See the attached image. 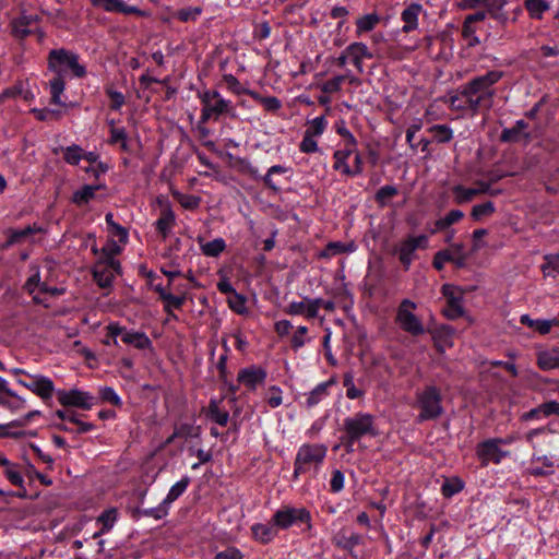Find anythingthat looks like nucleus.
I'll return each mask as SVG.
<instances>
[{"instance_id": "09e8293b", "label": "nucleus", "mask_w": 559, "mask_h": 559, "mask_svg": "<svg viewBox=\"0 0 559 559\" xmlns=\"http://www.w3.org/2000/svg\"><path fill=\"white\" fill-rule=\"evenodd\" d=\"M227 302H228L229 308L238 314H245L248 312V309L246 306V297L238 294L237 292L231 294L227 298Z\"/></svg>"}, {"instance_id": "dca6fc26", "label": "nucleus", "mask_w": 559, "mask_h": 559, "mask_svg": "<svg viewBox=\"0 0 559 559\" xmlns=\"http://www.w3.org/2000/svg\"><path fill=\"white\" fill-rule=\"evenodd\" d=\"M266 376V370L262 367L250 366L239 370L237 381L250 391H254L265 382Z\"/></svg>"}, {"instance_id": "c9c22d12", "label": "nucleus", "mask_w": 559, "mask_h": 559, "mask_svg": "<svg viewBox=\"0 0 559 559\" xmlns=\"http://www.w3.org/2000/svg\"><path fill=\"white\" fill-rule=\"evenodd\" d=\"M226 249V242L223 238H215L212 241L201 243V251L204 255L216 258Z\"/></svg>"}, {"instance_id": "393cba45", "label": "nucleus", "mask_w": 559, "mask_h": 559, "mask_svg": "<svg viewBox=\"0 0 559 559\" xmlns=\"http://www.w3.org/2000/svg\"><path fill=\"white\" fill-rule=\"evenodd\" d=\"M469 96L466 95L463 85L456 91L454 95L449 98V105L452 109L461 111H472L473 114L478 112L475 105L469 103Z\"/></svg>"}, {"instance_id": "5fc2aeb1", "label": "nucleus", "mask_w": 559, "mask_h": 559, "mask_svg": "<svg viewBox=\"0 0 559 559\" xmlns=\"http://www.w3.org/2000/svg\"><path fill=\"white\" fill-rule=\"evenodd\" d=\"M165 302V311L170 314L171 313V309H180L185 301H186V297L185 296H176V295H173L171 293H169L168 295L164 296V300Z\"/></svg>"}, {"instance_id": "cd10ccee", "label": "nucleus", "mask_w": 559, "mask_h": 559, "mask_svg": "<svg viewBox=\"0 0 559 559\" xmlns=\"http://www.w3.org/2000/svg\"><path fill=\"white\" fill-rule=\"evenodd\" d=\"M104 188L105 185H85L73 193L72 202L78 206L86 205L95 198V192Z\"/></svg>"}, {"instance_id": "de8ad7c7", "label": "nucleus", "mask_w": 559, "mask_h": 559, "mask_svg": "<svg viewBox=\"0 0 559 559\" xmlns=\"http://www.w3.org/2000/svg\"><path fill=\"white\" fill-rule=\"evenodd\" d=\"M430 131L433 134V139L438 143H448L453 138V131L445 124L433 126Z\"/></svg>"}, {"instance_id": "052dcab7", "label": "nucleus", "mask_w": 559, "mask_h": 559, "mask_svg": "<svg viewBox=\"0 0 559 559\" xmlns=\"http://www.w3.org/2000/svg\"><path fill=\"white\" fill-rule=\"evenodd\" d=\"M345 477L340 469H334L330 480V490L334 493L340 492L344 488Z\"/></svg>"}, {"instance_id": "2eb2a0df", "label": "nucleus", "mask_w": 559, "mask_h": 559, "mask_svg": "<svg viewBox=\"0 0 559 559\" xmlns=\"http://www.w3.org/2000/svg\"><path fill=\"white\" fill-rule=\"evenodd\" d=\"M508 454L507 451L500 449L496 438L485 440L476 447V455L483 466H487L491 462L499 464Z\"/></svg>"}, {"instance_id": "79ce46f5", "label": "nucleus", "mask_w": 559, "mask_h": 559, "mask_svg": "<svg viewBox=\"0 0 559 559\" xmlns=\"http://www.w3.org/2000/svg\"><path fill=\"white\" fill-rule=\"evenodd\" d=\"M249 96L263 105L267 111H277L282 107L281 100L275 96L263 97L257 92H249Z\"/></svg>"}, {"instance_id": "49530a36", "label": "nucleus", "mask_w": 559, "mask_h": 559, "mask_svg": "<svg viewBox=\"0 0 559 559\" xmlns=\"http://www.w3.org/2000/svg\"><path fill=\"white\" fill-rule=\"evenodd\" d=\"M63 159L70 165H79L83 159V148L79 145H70L63 150Z\"/></svg>"}, {"instance_id": "f704fd0d", "label": "nucleus", "mask_w": 559, "mask_h": 559, "mask_svg": "<svg viewBox=\"0 0 559 559\" xmlns=\"http://www.w3.org/2000/svg\"><path fill=\"white\" fill-rule=\"evenodd\" d=\"M123 246L119 240L109 238L102 248V257L99 259L106 261H118L116 257L122 252Z\"/></svg>"}, {"instance_id": "0eeeda50", "label": "nucleus", "mask_w": 559, "mask_h": 559, "mask_svg": "<svg viewBox=\"0 0 559 559\" xmlns=\"http://www.w3.org/2000/svg\"><path fill=\"white\" fill-rule=\"evenodd\" d=\"M272 523L278 530H288L294 525L306 524L308 530L311 528V514L306 508H295L284 506L278 509L272 516Z\"/></svg>"}, {"instance_id": "a211bd4d", "label": "nucleus", "mask_w": 559, "mask_h": 559, "mask_svg": "<svg viewBox=\"0 0 559 559\" xmlns=\"http://www.w3.org/2000/svg\"><path fill=\"white\" fill-rule=\"evenodd\" d=\"M176 225V215L170 206H165L162 209L159 217L155 222L156 230L162 235L164 239H166L174 226Z\"/></svg>"}, {"instance_id": "2f4dec72", "label": "nucleus", "mask_w": 559, "mask_h": 559, "mask_svg": "<svg viewBox=\"0 0 559 559\" xmlns=\"http://www.w3.org/2000/svg\"><path fill=\"white\" fill-rule=\"evenodd\" d=\"M507 3V0H463L465 8H485L488 12H496L501 10Z\"/></svg>"}, {"instance_id": "58836bf2", "label": "nucleus", "mask_w": 559, "mask_h": 559, "mask_svg": "<svg viewBox=\"0 0 559 559\" xmlns=\"http://www.w3.org/2000/svg\"><path fill=\"white\" fill-rule=\"evenodd\" d=\"M311 341L308 337V328L306 325H299L290 337V347L297 352Z\"/></svg>"}, {"instance_id": "7ed1b4c3", "label": "nucleus", "mask_w": 559, "mask_h": 559, "mask_svg": "<svg viewBox=\"0 0 559 559\" xmlns=\"http://www.w3.org/2000/svg\"><path fill=\"white\" fill-rule=\"evenodd\" d=\"M328 454V447L323 443H304L296 453L294 460L293 478L297 480L299 476L311 474L316 477Z\"/></svg>"}, {"instance_id": "5701e85b", "label": "nucleus", "mask_w": 559, "mask_h": 559, "mask_svg": "<svg viewBox=\"0 0 559 559\" xmlns=\"http://www.w3.org/2000/svg\"><path fill=\"white\" fill-rule=\"evenodd\" d=\"M536 364L542 370L559 368V347L539 350L537 353Z\"/></svg>"}, {"instance_id": "412c9836", "label": "nucleus", "mask_w": 559, "mask_h": 559, "mask_svg": "<svg viewBox=\"0 0 559 559\" xmlns=\"http://www.w3.org/2000/svg\"><path fill=\"white\" fill-rule=\"evenodd\" d=\"M277 527L272 523H255L251 526L254 540L261 544L271 543L277 535Z\"/></svg>"}, {"instance_id": "680f3d73", "label": "nucleus", "mask_w": 559, "mask_h": 559, "mask_svg": "<svg viewBox=\"0 0 559 559\" xmlns=\"http://www.w3.org/2000/svg\"><path fill=\"white\" fill-rule=\"evenodd\" d=\"M128 134L124 128H116L114 126V122L111 121V128H110V138L108 140V143L111 145L119 144L120 142L127 140Z\"/></svg>"}, {"instance_id": "0e129e2a", "label": "nucleus", "mask_w": 559, "mask_h": 559, "mask_svg": "<svg viewBox=\"0 0 559 559\" xmlns=\"http://www.w3.org/2000/svg\"><path fill=\"white\" fill-rule=\"evenodd\" d=\"M200 14V8H186L177 12V17L182 22H189L194 21Z\"/></svg>"}, {"instance_id": "13d9d810", "label": "nucleus", "mask_w": 559, "mask_h": 559, "mask_svg": "<svg viewBox=\"0 0 559 559\" xmlns=\"http://www.w3.org/2000/svg\"><path fill=\"white\" fill-rule=\"evenodd\" d=\"M282 395H283V392L278 386H276V385L271 386L267 391V397H266L267 404L272 408L278 407L283 403Z\"/></svg>"}, {"instance_id": "6e6d98bb", "label": "nucleus", "mask_w": 559, "mask_h": 559, "mask_svg": "<svg viewBox=\"0 0 559 559\" xmlns=\"http://www.w3.org/2000/svg\"><path fill=\"white\" fill-rule=\"evenodd\" d=\"M168 511H169V507L167 504H165L164 501H162L155 508L144 509L142 511V514L144 516L153 518L155 520H160V519H164L168 514Z\"/></svg>"}, {"instance_id": "c03bdc74", "label": "nucleus", "mask_w": 559, "mask_h": 559, "mask_svg": "<svg viewBox=\"0 0 559 559\" xmlns=\"http://www.w3.org/2000/svg\"><path fill=\"white\" fill-rule=\"evenodd\" d=\"M496 212V207L493 202L487 201L481 204H476L473 206L471 216L475 221H480L484 217L491 216Z\"/></svg>"}, {"instance_id": "72a5a7b5", "label": "nucleus", "mask_w": 559, "mask_h": 559, "mask_svg": "<svg viewBox=\"0 0 559 559\" xmlns=\"http://www.w3.org/2000/svg\"><path fill=\"white\" fill-rule=\"evenodd\" d=\"M190 484V478L188 476L182 477L180 480H178L176 484H174L167 496L164 498L165 504H167L169 508L174 501H176L188 488Z\"/></svg>"}, {"instance_id": "6ab92c4d", "label": "nucleus", "mask_w": 559, "mask_h": 559, "mask_svg": "<svg viewBox=\"0 0 559 559\" xmlns=\"http://www.w3.org/2000/svg\"><path fill=\"white\" fill-rule=\"evenodd\" d=\"M94 7L102 8L108 12H117L123 14H142V12L131 5H127L122 0H92Z\"/></svg>"}, {"instance_id": "bb28decb", "label": "nucleus", "mask_w": 559, "mask_h": 559, "mask_svg": "<svg viewBox=\"0 0 559 559\" xmlns=\"http://www.w3.org/2000/svg\"><path fill=\"white\" fill-rule=\"evenodd\" d=\"M284 312L289 316H302L307 320L314 319L313 311L309 306V297H305L301 301L293 300L285 308Z\"/></svg>"}, {"instance_id": "37998d69", "label": "nucleus", "mask_w": 559, "mask_h": 559, "mask_svg": "<svg viewBox=\"0 0 559 559\" xmlns=\"http://www.w3.org/2000/svg\"><path fill=\"white\" fill-rule=\"evenodd\" d=\"M223 82L226 85V88L235 95H249V92H252L251 90L243 87L239 80L233 74H224Z\"/></svg>"}, {"instance_id": "a18cd8bd", "label": "nucleus", "mask_w": 559, "mask_h": 559, "mask_svg": "<svg viewBox=\"0 0 559 559\" xmlns=\"http://www.w3.org/2000/svg\"><path fill=\"white\" fill-rule=\"evenodd\" d=\"M464 217V213L460 210H451L444 217L436 222V230H443L452 224L457 223Z\"/></svg>"}, {"instance_id": "39448f33", "label": "nucleus", "mask_w": 559, "mask_h": 559, "mask_svg": "<svg viewBox=\"0 0 559 559\" xmlns=\"http://www.w3.org/2000/svg\"><path fill=\"white\" fill-rule=\"evenodd\" d=\"M202 104L200 122L217 121L221 116H235V106L231 100L224 98L216 90H203L198 93Z\"/></svg>"}, {"instance_id": "bf43d9fd", "label": "nucleus", "mask_w": 559, "mask_h": 559, "mask_svg": "<svg viewBox=\"0 0 559 559\" xmlns=\"http://www.w3.org/2000/svg\"><path fill=\"white\" fill-rule=\"evenodd\" d=\"M316 136H312L310 134L305 133L304 138L299 144V150L302 153H314L319 150L318 142L314 139Z\"/></svg>"}, {"instance_id": "f257e3e1", "label": "nucleus", "mask_w": 559, "mask_h": 559, "mask_svg": "<svg viewBox=\"0 0 559 559\" xmlns=\"http://www.w3.org/2000/svg\"><path fill=\"white\" fill-rule=\"evenodd\" d=\"M48 68L55 72V76L49 81L51 102L56 105H63L61 95L66 88V71L70 69L75 78H83L86 75V69L79 62L78 53L64 48L50 50Z\"/></svg>"}, {"instance_id": "9b49d317", "label": "nucleus", "mask_w": 559, "mask_h": 559, "mask_svg": "<svg viewBox=\"0 0 559 559\" xmlns=\"http://www.w3.org/2000/svg\"><path fill=\"white\" fill-rule=\"evenodd\" d=\"M16 381L44 401L51 399L55 393L52 380L43 374L28 373L26 378H17Z\"/></svg>"}, {"instance_id": "473e14b6", "label": "nucleus", "mask_w": 559, "mask_h": 559, "mask_svg": "<svg viewBox=\"0 0 559 559\" xmlns=\"http://www.w3.org/2000/svg\"><path fill=\"white\" fill-rule=\"evenodd\" d=\"M380 22V16L377 13H368L360 16L356 21V34L360 36L364 33L372 31Z\"/></svg>"}, {"instance_id": "4c0bfd02", "label": "nucleus", "mask_w": 559, "mask_h": 559, "mask_svg": "<svg viewBox=\"0 0 559 559\" xmlns=\"http://www.w3.org/2000/svg\"><path fill=\"white\" fill-rule=\"evenodd\" d=\"M346 79H348L350 83L356 81V79L349 74L336 75L333 79L325 81L321 86V91L326 94L336 93L341 90V86Z\"/></svg>"}, {"instance_id": "6e6552de", "label": "nucleus", "mask_w": 559, "mask_h": 559, "mask_svg": "<svg viewBox=\"0 0 559 559\" xmlns=\"http://www.w3.org/2000/svg\"><path fill=\"white\" fill-rule=\"evenodd\" d=\"M417 305L411 299H403L397 308L395 321L401 329L414 336L425 332L420 319L415 314Z\"/></svg>"}, {"instance_id": "774afa93", "label": "nucleus", "mask_w": 559, "mask_h": 559, "mask_svg": "<svg viewBox=\"0 0 559 559\" xmlns=\"http://www.w3.org/2000/svg\"><path fill=\"white\" fill-rule=\"evenodd\" d=\"M540 411L543 412L544 417H548L551 415H559V402L557 401H548L540 404Z\"/></svg>"}, {"instance_id": "ea45409f", "label": "nucleus", "mask_w": 559, "mask_h": 559, "mask_svg": "<svg viewBox=\"0 0 559 559\" xmlns=\"http://www.w3.org/2000/svg\"><path fill=\"white\" fill-rule=\"evenodd\" d=\"M525 9L531 17L539 20L549 10V4L545 0H525Z\"/></svg>"}, {"instance_id": "69168bd1", "label": "nucleus", "mask_w": 559, "mask_h": 559, "mask_svg": "<svg viewBox=\"0 0 559 559\" xmlns=\"http://www.w3.org/2000/svg\"><path fill=\"white\" fill-rule=\"evenodd\" d=\"M31 112L40 121L51 120L53 117L58 118L59 112L48 108H33Z\"/></svg>"}, {"instance_id": "423d86ee", "label": "nucleus", "mask_w": 559, "mask_h": 559, "mask_svg": "<svg viewBox=\"0 0 559 559\" xmlns=\"http://www.w3.org/2000/svg\"><path fill=\"white\" fill-rule=\"evenodd\" d=\"M441 393L433 385L426 386L416 393V403L420 409L417 421L423 423L438 418L443 413Z\"/></svg>"}, {"instance_id": "c85d7f7f", "label": "nucleus", "mask_w": 559, "mask_h": 559, "mask_svg": "<svg viewBox=\"0 0 559 559\" xmlns=\"http://www.w3.org/2000/svg\"><path fill=\"white\" fill-rule=\"evenodd\" d=\"M420 11L421 5L413 3L402 12V21L405 23L403 26L404 32H411L417 27Z\"/></svg>"}, {"instance_id": "f3484780", "label": "nucleus", "mask_w": 559, "mask_h": 559, "mask_svg": "<svg viewBox=\"0 0 559 559\" xmlns=\"http://www.w3.org/2000/svg\"><path fill=\"white\" fill-rule=\"evenodd\" d=\"M355 146H344L333 153V169L345 177H350L349 157L354 154Z\"/></svg>"}, {"instance_id": "9d476101", "label": "nucleus", "mask_w": 559, "mask_h": 559, "mask_svg": "<svg viewBox=\"0 0 559 559\" xmlns=\"http://www.w3.org/2000/svg\"><path fill=\"white\" fill-rule=\"evenodd\" d=\"M441 293L447 299V308L443 313L448 319L455 320L464 314L463 297L464 290L452 284H444Z\"/></svg>"}, {"instance_id": "f8f14e48", "label": "nucleus", "mask_w": 559, "mask_h": 559, "mask_svg": "<svg viewBox=\"0 0 559 559\" xmlns=\"http://www.w3.org/2000/svg\"><path fill=\"white\" fill-rule=\"evenodd\" d=\"M120 273L121 264L119 261L110 262L98 259L92 269L93 278L100 288L111 287L116 275Z\"/></svg>"}, {"instance_id": "a19ab883", "label": "nucleus", "mask_w": 559, "mask_h": 559, "mask_svg": "<svg viewBox=\"0 0 559 559\" xmlns=\"http://www.w3.org/2000/svg\"><path fill=\"white\" fill-rule=\"evenodd\" d=\"M454 193V201L457 204H463L472 201L476 195L477 191L474 188H465L461 185H456L452 188Z\"/></svg>"}, {"instance_id": "ddd939ff", "label": "nucleus", "mask_w": 559, "mask_h": 559, "mask_svg": "<svg viewBox=\"0 0 559 559\" xmlns=\"http://www.w3.org/2000/svg\"><path fill=\"white\" fill-rule=\"evenodd\" d=\"M58 402L64 407H78L88 411L95 404V397L85 391L79 389L58 390L56 392Z\"/></svg>"}, {"instance_id": "a878e982", "label": "nucleus", "mask_w": 559, "mask_h": 559, "mask_svg": "<svg viewBox=\"0 0 559 559\" xmlns=\"http://www.w3.org/2000/svg\"><path fill=\"white\" fill-rule=\"evenodd\" d=\"M356 245L354 242H342V241H331L329 242L324 249L319 253V258L321 259H331L337 254L342 253H352L356 250Z\"/></svg>"}, {"instance_id": "4468645a", "label": "nucleus", "mask_w": 559, "mask_h": 559, "mask_svg": "<svg viewBox=\"0 0 559 559\" xmlns=\"http://www.w3.org/2000/svg\"><path fill=\"white\" fill-rule=\"evenodd\" d=\"M467 257L462 243H453L448 249L438 251L433 257L432 264L439 271L447 262H452L456 267H464Z\"/></svg>"}, {"instance_id": "3c124183", "label": "nucleus", "mask_w": 559, "mask_h": 559, "mask_svg": "<svg viewBox=\"0 0 559 559\" xmlns=\"http://www.w3.org/2000/svg\"><path fill=\"white\" fill-rule=\"evenodd\" d=\"M397 193H399V190L396 187L386 185V186L381 187L377 191L374 199L379 203V205L384 206V205H386L388 201L391 198L397 195Z\"/></svg>"}, {"instance_id": "7c9ffc66", "label": "nucleus", "mask_w": 559, "mask_h": 559, "mask_svg": "<svg viewBox=\"0 0 559 559\" xmlns=\"http://www.w3.org/2000/svg\"><path fill=\"white\" fill-rule=\"evenodd\" d=\"M118 518L117 509L111 508L106 511H104L98 518L97 522L102 524V528L94 533L93 537L97 538L100 535L108 533L115 525Z\"/></svg>"}, {"instance_id": "b1692460", "label": "nucleus", "mask_w": 559, "mask_h": 559, "mask_svg": "<svg viewBox=\"0 0 559 559\" xmlns=\"http://www.w3.org/2000/svg\"><path fill=\"white\" fill-rule=\"evenodd\" d=\"M0 466L3 467V475L12 485L23 488L24 479L17 464L12 463L4 455L0 454Z\"/></svg>"}, {"instance_id": "c756f323", "label": "nucleus", "mask_w": 559, "mask_h": 559, "mask_svg": "<svg viewBox=\"0 0 559 559\" xmlns=\"http://www.w3.org/2000/svg\"><path fill=\"white\" fill-rule=\"evenodd\" d=\"M122 342L130 344L138 349H146L152 346L148 336L143 332L128 331L123 333Z\"/></svg>"}, {"instance_id": "e2e57ef3", "label": "nucleus", "mask_w": 559, "mask_h": 559, "mask_svg": "<svg viewBox=\"0 0 559 559\" xmlns=\"http://www.w3.org/2000/svg\"><path fill=\"white\" fill-rule=\"evenodd\" d=\"M110 238L119 240L122 245H126L128 242V230L119 225L118 223L114 225L111 228H108Z\"/></svg>"}, {"instance_id": "1a4fd4ad", "label": "nucleus", "mask_w": 559, "mask_h": 559, "mask_svg": "<svg viewBox=\"0 0 559 559\" xmlns=\"http://www.w3.org/2000/svg\"><path fill=\"white\" fill-rule=\"evenodd\" d=\"M428 238L425 235L408 236L396 246L394 252L397 254L399 261L403 264L405 270H408L412 262L416 257V250L426 248Z\"/></svg>"}, {"instance_id": "aec40b11", "label": "nucleus", "mask_w": 559, "mask_h": 559, "mask_svg": "<svg viewBox=\"0 0 559 559\" xmlns=\"http://www.w3.org/2000/svg\"><path fill=\"white\" fill-rule=\"evenodd\" d=\"M205 416L207 419L221 427L227 426L229 420L228 411L222 407V401L217 400L210 401L209 406L205 409Z\"/></svg>"}, {"instance_id": "20e7f679", "label": "nucleus", "mask_w": 559, "mask_h": 559, "mask_svg": "<svg viewBox=\"0 0 559 559\" xmlns=\"http://www.w3.org/2000/svg\"><path fill=\"white\" fill-rule=\"evenodd\" d=\"M343 432L341 441L347 452H352L361 438L377 436L374 417L368 413H356L344 419Z\"/></svg>"}, {"instance_id": "4d7b16f0", "label": "nucleus", "mask_w": 559, "mask_h": 559, "mask_svg": "<svg viewBox=\"0 0 559 559\" xmlns=\"http://www.w3.org/2000/svg\"><path fill=\"white\" fill-rule=\"evenodd\" d=\"M99 395H100L102 400H104L115 406H121V404H122L119 395L110 386L100 388Z\"/></svg>"}, {"instance_id": "4be33fe9", "label": "nucleus", "mask_w": 559, "mask_h": 559, "mask_svg": "<svg viewBox=\"0 0 559 559\" xmlns=\"http://www.w3.org/2000/svg\"><path fill=\"white\" fill-rule=\"evenodd\" d=\"M334 384L333 380L319 383L314 389L305 394V405L308 408L314 407L329 396V389Z\"/></svg>"}, {"instance_id": "8fccbe9b", "label": "nucleus", "mask_w": 559, "mask_h": 559, "mask_svg": "<svg viewBox=\"0 0 559 559\" xmlns=\"http://www.w3.org/2000/svg\"><path fill=\"white\" fill-rule=\"evenodd\" d=\"M542 270L546 276H556L559 273V254H548L544 258Z\"/></svg>"}, {"instance_id": "e433bc0d", "label": "nucleus", "mask_w": 559, "mask_h": 559, "mask_svg": "<svg viewBox=\"0 0 559 559\" xmlns=\"http://www.w3.org/2000/svg\"><path fill=\"white\" fill-rule=\"evenodd\" d=\"M527 128V123L524 120H518L512 128H506L502 130L500 140L502 142H516L520 139V134Z\"/></svg>"}, {"instance_id": "f03ea898", "label": "nucleus", "mask_w": 559, "mask_h": 559, "mask_svg": "<svg viewBox=\"0 0 559 559\" xmlns=\"http://www.w3.org/2000/svg\"><path fill=\"white\" fill-rule=\"evenodd\" d=\"M503 75L500 70H490L463 84L466 95L471 97L469 103L475 105L478 111L492 107L497 94L495 85Z\"/></svg>"}, {"instance_id": "864d4df0", "label": "nucleus", "mask_w": 559, "mask_h": 559, "mask_svg": "<svg viewBox=\"0 0 559 559\" xmlns=\"http://www.w3.org/2000/svg\"><path fill=\"white\" fill-rule=\"evenodd\" d=\"M347 53L350 57L357 56L358 58H373V55L370 52L366 44L361 41H355L347 46Z\"/></svg>"}, {"instance_id": "338daca9", "label": "nucleus", "mask_w": 559, "mask_h": 559, "mask_svg": "<svg viewBox=\"0 0 559 559\" xmlns=\"http://www.w3.org/2000/svg\"><path fill=\"white\" fill-rule=\"evenodd\" d=\"M215 559H243L242 554L235 547H229L215 555Z\"/></svg>"}, {"instance_id": "603ef678", "label": "nucleus", "mask_w": 559, "mask_h": 559, "mask_svg": "<svg viewBox=\"0 0 559 559\" xmlns=\"http://www.w3.org/2000/svg\"><path fill=\"white\" fill-rule=\"evenodd\" d=\"M328 126V121L324 116H319L312 119L309 123V127L306 129L305 133L310 134L312 136H320Z\"/></svg>"}]
</instances>
